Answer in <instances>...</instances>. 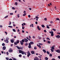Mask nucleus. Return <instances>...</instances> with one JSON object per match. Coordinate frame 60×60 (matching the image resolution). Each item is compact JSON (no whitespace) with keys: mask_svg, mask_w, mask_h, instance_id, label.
<instances>
[{"mask_svg":"<svg viewBox=\"0 0 60 60\" xmlns=\"http://www.w3.org/2000/svg\"><path fill=\"white\" fill-rule=\"evenodd\" d=\"M6 40H4V42H5L7 43H9V38L7 37L6 38Z\"/></svg>","mask_w":60,"mask_h":60,"instance_id":"1","label":"nucleus"},{"mask_svg":"<svg viewBox=\"0 0 60 60\" xmlns=\"http://www.w3.org/2000/svg\"><path fill=\"white\" fill-rule=\"evenodd\" d=\"M19 52L20 53H21L22 55H24V52L21 50H19Z\"/></svg>","mask_w":60,"mask_h":60,"instance_id":"2","label":"nucleus"},{"mask_svg":"<svg viewBox=\"0 0 60 60\" xmlns=\"http://www.w3.org/2000/svg\"><path fill=\"white\" fill-rule=\"evenodd\" d=\"M49 33L50 34H51V36H54V34L53 33V31H50L49 32Z\"/></svg>","mask_w":60,"mask_h":60,"instance_id":"3","label":"nucleus"},{"mask_svg":"<svg viewBox=\"0 0 60 60\" xmlns=\"http://www.w3.org/2000/svg\"><path fill=\"white\" fill-rule=\"evenodd\" d=\"M27 54H28L27 55V57H29V56L31 55V54L30 52H29V51H28L27 52Z\"/></svg>","mask_w":60,"mask_h":60,"instance_id":"4","label":"nucleus"},{"mask_svg":"<svg viewBox=\"0 0 60 60\" xmlns=\"http://www.w3.org/2000/svg\"><path fill=\"white\" fill-rule=\"evenodd\" d=\"M34 60H39V58L37 57H35V58L34 59Z\"/></svg>","mask_w":60,"mask_h":60,"instance_id":"5","label":"nucleus"},{"mask_svg":"<svg viewBox=\"0 0 60 60\" xmlns=\"http://www.w3.org/2000/svg\"><path fill=\"white\" fill-rule=\"evenodd\" d=\"M56 37L57 38H58V39H59L60 38V36L59 35H57L56 36Z\"/></svg>","mask_w":60,"mask_h":60,"instance_id":"6","label":"nucleus"},{"mask_svg":"<svg viewBox=\"0 0 60 60\" xmlns=\"http://www.w3.org/2000/svg\"><path fill=\"white\" fill-rule=\"evenodd\" d=\"M56 51L57 52L59 53H60V50H56Z\"/></svg>","mask_w":60,"mask_h":60,"instance_id":"7","label":"nucleus"},{"mask_svg":"<svg viewBox=\"0 0 60 60\" xmlns=\"http://www.w3.org/2000/svg\"><path fill=\"white\" fill-rule=\"evenodd\" d=\"M2 49L3 50H5L6 49V47L5 46H3L2 48Z\"/></svg>","mask_w":60,"mask_h":60,"instance_id":"8","label":"nucleus"},{"mask_svg":"<svg viewBox=\"0 0 60 60\" xmlns=\"http://www.w3.org/2000/svg\"><path fill=\"white\" fill-rule=\"evenodd\" d=\"M24 40H25V41L26 42H27V41H28V40L26 38H25Z\"/></svg>","mask_w":60,"mask_h":60,"instance_id":"9","label":"nucleus"},{"mask_svg":"<svg viewBox=\"0 0 60 60\" xmlns=\"http://www.w3.org/2000/svg\"><path fill=\"white\" fill-rule=\"evenodd\" d=\"M31 53L32 54H34V52L33 51H32L31 52Z\"/></svg>","mask_w":60,"mask_h":60,"instance_id":"10","label":"nucleus"},{"mask_svg":"<svg viewBox=\"0 0 60 60\" xmlns=\"http://www.w3.org/2000/svg\"><path fill=\"white\" fill-rule=\"evenodd\" d=\"M16 48H17V49H20V47H19L18 46H16Z\"/></svg>","mask_w":60,"mask_h":60,"instance_id":"11","label":"nucleus"},{"mask_svg":"<svg viewBox=\"0 0 60 60\" xmlns=\"http://www.w3.org/2000/svg\"><path fill=\"white\" fill-rule=\"evenodd\" d=\"M12 51H13V50H12L10 49L9 50V52H10V53H11V52H12Z\"/></svg>","mask_w":60,"mask_h":60,"instance_id":"12","label":"nucleus"},{"mask_svg":"<svg viewBox=\"0 0 60 60\" xmlns=\"http://www.w3.org/2000/svg\"><path fill=\"white\" fill-rule=\"evenodd\" d=\"M20 44L22 45H23V44H24V43H23V42H22L21 41H20Z\"/></svg>","mask_w":60,"mask_h":60,"instance_id":"13","label":"nucleus"},{"mask_svg":"<svg viewBox=\"0 0 60 60\" xmlns=\"http://www.w3.org/2000/svg\"><path fill=\"white\" fill-rule=\"evenodd\" d=\"M45 60H48V59H49V58L47 57H45Z\"/></svg>","mask_w":60,"mask_h":60,"instance_id":"14","label":"nucleus"},{"mask_svg":"<svg viewBox=\"0 0 60 60\" xmlns=\"http://www.w3.org/2000/svg\"><path fill=\"white\" fill-rule=\"evenodd\" d=\"M16 43L17 44L19 43V40H17V41H16Z\"/></svg>","mask_w":60,"mask_h":60,"instance_id":"15","label":"nucleus"},{"mask_svg":"<svg viewBox=\"0 0 60 60\" xmlns=\"http://www.w3.org/2000/svg\"><path fill=\"white\" fill-rule=\"evenodd\" d=\"M43 52H44L45 53H46V51L45 49H43Z\"/></svg>","mask_w":60,"mask_h":60,"instance_id":"16","label":"nucleus"},{"mask_svg":"<svg viewBox=\"0 0 60 60\" xmlns=\"http://www.w3.org/2000/svg\"><path fill=\"white\" fill-rule=\"evenodd\" d=\"M37 46H38V47L39 48H41V46H40V45H37Z\"/></svg>","mask_w":60,"mask_h":60,"instance_id":"17","label":"nucleus"},{"mask_svg":"<svg viewBox=\"0 0 60 60\" xmlns=\"http://www.w3.org/2000/svg\"><path fill=\"white\" fill-rule=\"evenodd\" d=\"M11 43H13L14 42V41L13 40H11Z\"/></svg>","mask_w":60,"mask_h":60,"instance_id":"18","label":"nucleus"},{"mask_svg":"<svg viewBox=\"0 0 60 60\" xmlns=\"http://www.w3.org/2000/svg\"><path fill=\"white\" fill-rule=\"evenodd\" d=\"M30 44L31 45H32V44H34V43L32 41L30 42Z\"/></svg>","mask_w":60,"mask_h":60,"instance_id":"19","label":"nucleus"},{"mask_svg":"<svg viewBox=\"0 0 60 60\" xmlns=\"http://www.w3.org/2000/svg\"><path fill=\"white\" fill-rule=\"evenodd\" d=\"M28 47L29 49H31V45H29Z\"/></svg>","mask_w":60,"mask_h":60,"instance_id":"20","label":"nucleus"},{"mask_svg":"<svg viewBox=\"0 0 60 60\" xmlns=\"http://www.w3.org/2000/svg\"><path fill=\"white\" fill-rule=\"evenodd\" d=\"M8 27H10V28H12V27H13L11 26H8Z\"/></svg>","mask_w":60,"mask_h":60,"instance_id":"21","label":"nucleus"},{"mask_svg":"<svg viewBox=\"0 0 60 60\" xmlns=\"http://www.w3.org/2000/svg\"><path fill=\"white\" fill-rule=\"evenodd\" d=\"M22 42H25V41L24 40V39H22Z\"/></svg>","mask_w":60,"mask_h":60,"instance_id":"22","label":"nucleus"},{"mask_svg":"<svg viewBox=\"0 0 60 60\" xmlns=\"http://www.w3.org/2000/svg\"><path fill=\"white\" fill-rule=\"evenodd\" d=\"M12 58L13 59V60H17V59H15V58H14L13 57H12Z\"/></svg>","mask_w":60,"mask_h":60,"instance_id":"23","label":"nucleus"},{"mask_svg":"<svg viewBox=\"0 0 60 60\" xmlns=\"http://www.w3.org/2000/svg\"><path fill=\"white\" fill-rule=\"evenodd\" d=\"M13 32H16V30H15V29H13Z\"/></svg>","mask_w":60,"mask_h":60,"instance_id":"24","label":"nucleus"},{"mask_svg":"<svg viewBox=\"0 0 60 60\" xmlns=\"http://www.w3.org/2000/svg\"><path fill=\"white\" fill-rule=\"evenodd\" d=\"M19 57H21L22 56V55L21 54H20L19 55Z\"/></svg>","mask_w":60,"mask_h":60,"instance_id":"25","label":"nucleus"},{"mask_svg":"<svg viewBox=\"0 0 60 60\" xmlns=\"http://www.w3.org/2000/svg\"><path fill=\"white\" fill-rule=\"evenodd\" d=\"M35 18H36L37 19H39V17L38 16H36Z\"/></svg>","mask_w":60,"mask_h":60,"instance_id":"26","label":"nucleus"},{"mask_svg":"<svg viewBox=\"0 0 60 60\" xmlns=\"http://www.w3.org/2000/svg\"><path fill=\"white\" fill-rule=\"evenodd\" d=\"M11 22H10L8 24L9 25H11Z\"/></svg>","mask_w":60,"mask_h":60,"instance_id":"27","label":"nucleus"},{"mask_svg":"<svg viewBox=\"0 0 60 60\" xmlns=\"http://www.w3.org/2000/svg\"><path fill=\"white\" fill-rule=\"evenodd\" d=\"M6 59L7 60H9V58L8 57H6Z\"/></svg>","mask_w":60,"mask_h":60,"instance_id":"28","label":"nucleus"},{"mask_svg":"<svg viewBox=\"0 0 60 60\" xmlns=\"http://www.w3.org/2000/svg\"><path fill=\"white\" fill-rule=\"evenodd\" d=\"M2 46H5V44L4 43H3L2 44Z\"/></svg>","mask_w":60,"mask_h":60,"instance_id":"29","label":"nucleus"},{"mask_svg":"<svg viewBox=\"0 0 60 60\" xmlns=\"http://www.w3.org/2000/svg\"><path fill=\"white\" fill-rule=\"evenodd\" d=\"M34 49H37V47L35 46H34Z\"/></svg>","mask_w":60,"mask_h":60,"instance_id":"30","label":"nucleus"},{"mask_svg":"<svg viewBox=\"0 0 60 60\" xmlns=\"http://www.w3.org/2000/svg\"><path fill=\"white\" fill-rule=\"evenodd\" d=\"M41 26L43 28L45 27V26H44V25H42Z\"/></svg>","mask_w":60,"mask_h":60,"instance_id":"31","label":"nucleus"},{"mask_svg":"<svg viewBox=\"0 0 60 60\" xmlns=\"http://www.w3.org/2000/svg\"><path fill=\"white\" fill-rule=\"evenodd\" d=\"M49 56H50L51 57L52 56V55L51 54H49Z\"/></svg>","mask_w":60,"mask_h":60,"instance_id":"32","label":"nucleus"},{"mask_svg":"<svg viewBox=\"0 0 60 60\" xmlns=\"http://www.w3.org/2000/svg\"><path fill=\"white\" fill-rule=\"evenodd\" d=\"M46 53L47 54H48V55H49V51L47 52Z\"/></svg>","mask_w":60,"mask_h":60,"instance_id":"33","label":"nucleus"},{"mask_svg":"<svg viewBox=\"0 0 60 60\" xmlns=\"http://www.w3.org/2000/svg\"><path fill=\"white\" fill-rule=\"evenodd\" d=\"M26 13H25L24 14H23V16H26Z\"/></svg>","mask_w":60,"mask_h":60,"instance_id":"34","label":"nucleus"},{"mask_svg":"<svg viewBox=\"0 0 60 60\" xmlns=\"http://www.w3.org/2000/svg\"><path fill=\"white\" fill-rule=\"evenodd\" d=\"M15 4L16 5H18V3H17V2H15Z\"/></svg>","mask_w":60,"mask_h":60,"instance_id":"35","label":"nucleus"},{"mask_svg":"<svg viewBox=\"0 0 60 60\" xmlns=\"http://www.w3.org/2000/svg\"><path fill=\"white\" fill-rule=\"evenodd\" d=\"M46 39H47V40H50V38H46Z\"/></svg>","mask_w":60,"mask_h":60,"instance_id":"36","label":"nucleus"},{"mask_svg":"<svg viewBox=\"0 0 60 60\" xmlns=\"http://www.w3.org/2000/svg\"><path fill=\"white\" fill-rule=\"evenodd\" d=\"M48 43L49 44H50V43H51L50 41H48Z\"/></svg>","mask_w":60,"mask_h":60,"instance_id":"37","label":"nucleus"},{"mask_svg":"<svg viewBox=\"0 0 60 60\" xmlns=\"http://www.w3.org/2000/svg\"><path fill=\"white\" fill-rule=\"evenodd\" d=\"M25 46H27V45H28V44L27 43H26L25 44Z\"/></svg>","mask_w":60,"mask_h":60,"instance_id":"38","label":"nucleus"},{"mask_svg":"<svg viewBox=\"0 0 60 60\" xmlns=\"http://www.w3.org/2000/svg\"><path fill=\"white\" fill-rule=\"evenodd\" d=\"M51 51L52 52H54V50L53 49H51Z\"/></svg>","mask_w":60,"mask_h":60,"instance_id":"39","label":"nucleus"},{"mask_svg":"<svg viewBox=\"0 0 60 60\" xmlns=\"http://www.w3.org/2000/svg\"><path fill=\"white\" fill-rule=\"evenodd\" d=\"M54 47L53 46H52L51 48V49H54Z\"/></svg>","mask_w":60,"mask_h":60,"instance_id":"40","label":"nucleus"},{"mask_svg":"<svg viewBox=\"0 0 60 60\" xmlns=\"http://www.w3.org/2000/svg\"><path fill=\"white\" fill-rule=\"evenodd\" d=\"M8 16L7 15L6 16V17H4L5 19H6V18H8Z\"/></svg>","mask_w":60,"mask_h":60,"instance_id":"41","label":"nucleus"},{"mask_svg":"<svg viewBox=\"0 0 60 60\" xmlns=\"http://www.w3.org/2000/svg\"><path fill=\"white\" fill-rule=\"evenodd\" d=\"M13 14V13H10V15H12Z\"/></svg>","mask_w":60,"mask_h":60,"instance_id":"42","label":"nucleus"},{"mask_svg":"<svg viewBox=\"0 0 60 60\" xmlns=\"http://www.w3.org/2000/svg\"><path fill=\"white\" fill-rule=\"evenodd\" d=\"M44 19L45 21H46L47 19V18H44Z\"/></svg>","mask_w":60,"mask_h":60,"instance_id":"43","label":"nucleus"},{"mask_svg":"<svg viewBox=\"0 0 60 60\" xmlns=\"http://www.w3.org/2000/svg\"><path fill=\"white\" fill-rule=\"evenodd\" d=\"M6 53L7 55H9V52H7Z\"/></svg>","mask_w":60,"mask_h":60,"instance_id":"44","label":"nucleus"},{"mask_svg":"<svg viewBox=\"0 0 60 60\" xmlns=\"http://www.w3.org/2000/svg\"><path fill=\"white\" fill-rule=\"evenodd\" d=\"M12 9L13 10H15V8L14 7H12Z\"/></svg>","mask_w":60,"mask_h":60,"instance_id":"45","label":"nucleus"},{"mask_svg":"<svg viewBox=\"0 0 60 60\" xmlns=\"http://www.w3.org/2000/svg\"><path fill=\"white\" fill-rule=\"evenodd\" d=\"M39 44L40 45H42V44L41 43H39Z\"/></svg>","mask_w":60,"mask_h":60,"instance_id":"46","label":"nucleus"},{"mask_svg":"<svg viewBox=\"0 0 60 60\" xmlns=\"http://www.w3.org/2000/svg\"><path fill=\"white\" fill-rule=\"evenodd\" d=\"M16 43V42H15L14 43V44H15V45H17V44Z\"/></svg>","mask_w":60,"mask_h":60,"instance_id":"47","label":"nucleus"},{"mask_svg":"<svg viewBox=\"0 0 60 60\" xmlns=\"http://www.w3.org/2000/svg\"><path fill=\"white\" fill-rule=\"evenodd\" d=\"M52 30L54 31H56V29H52Z\"/></svg>","mask_w":60,"mask_h":60,"instance_id":"48","label":"nucleus"},{"mask_svg":"<svg viewBox=\"0 0 60 60\" xmlns=\"http://www.w3.org/2000/svg\"><path fill=\"white\" fill-rule=\"evenodd\" d=\"M56 20H59V19L58 18H57L56 19Z\"/></svg>","mask_w":60,"mask_h":60,"instance_id":"49","label":"nucleus"},{"mask_svg":"<svg viewBox=\"0 0 60 60\" xmlns=\"http://www.w3.org/2000/svg\"><path fill=\"white\" fill-rule=\"evenodd\" d=\"M47 28H48L49 29V26H47Z\"/></svg>","mask_w":60,"mask_h":60,"instance_id":"50","label":"nucleus"},{"mask_svg":"<svg viewBox=\"0 0 60 60\" xmlns=\"http://www.w3.org/2000/svg\"><path fill=\"white\" fill-rule=\"evenodd\" d=\"M29 46H31V44L30 43L28 44Z\"/></svg>","mask_w":60,"mask_h":60,"instance_id":"51","label":"nucleus"},{"mask_svg":"<svg viewBox=\"0 0 60 60\" xmlns=\"http://www.w3.org/2000/svg\"><path fill=\"white\" fill-rule=\"evenodd\" d=\"M4 33L6 34V35H7V32H6L5 31L4 32Z\"/></svg>","mask_w":60,"mask_h":60,"instance_id":"52","label":"nucleus"},{"mask_svg":"<svg viewBox=\"0 0 60 60\" xmlns=\"http://www.w3.org/2000/svg\"><path fill=\"white\" fill-rule=\"evenodd\" d=\"M22 30H24V27L23 26H22Z\"/></svg>","mask_w":60,"mask_h":60,"instance_id":"53","label":"nucleus"},{"mask_svg":"<svg viewBox=\"0 0 60 60\" xmlns=\"http://www.w3.org/2000/svg\"><path fill=\"white\" fill-rule=\"evenodd\" d=\"M28 17H29V18H30V17H31V16H30V15H28Z\"/></svg>","mask_w":60,"mask_h":60,"instance_id":"54","label":"nucleus"},{"mask_svg":"<svg viewBox=\"0 0 60 60\" xmlns=\"http://www.w3.org/2000/svg\"><path fill=\"white\" fill-rule=\"evenodd\" d=\"M31 25H32V27H34V24H31Z\"/></svg>","mask_w":60,"mask_h":60,"instance_id":"55","label":"nucleus"},{"mask_svg":"<svg viewBox=\"0 0 60 60\" xmlns=\"http://www.w3.org/2000/svg\"><path fill=\"white\" fill-rule=\"evenodd\" d=\"M13 26H16V24H13Z\"/></svg>","mask_w":60,"mask_h":60,"instance_id":"56","label":"nucleus"},{"mask_svg":"<svg viewBox=\"0 0 60 60\" xmlns=\"http://www.w3.org/2000/svg\"><path fill=\"white\" fill-rule=\"evenodd\" d=\"M22 32L23 33H24L25 32V31H24L23 30H22Z\"/></svg>","mask_w":60,"mask_h":60,"instance_id":"57","label":"nucleus"},{"mask_svg":"<svg viewBox=\"0 0 60 60\" xmlns=\"http://www.w3.org/2000/svg\"><path fill=\"white\" fill-rule=\"evenodd\" d=\"M58 57L60 59V56H58Z\"/></svg>","mask_w":60,"mask_h":60,"instance_id":"58","label":"nucleus"},{"mask_svg":"<svg viewBox=\"0 0 60 60\" xmlns=\"http://www.w3.org/2000/svg\"><path fill=\"white\" fill-rule=\"evenodd\" d=\"M38 38L39 39H41V38L40 37H39Z\"/></svg>","mask_w":60,"mask_h":60,"instance_id":"59","label":"nucleus"},{"mask_svg":"<svg viewBox=\"0 0 60 60\" xmlns=\"http://www.w3.org/2000/svg\"><path fill=\"white\" fill-rule=\"evenodd\" d=\"M26 11H24L23 13H24V14H25V13H26Z\"/></svg>","mask_w":60,"mask_h":60,"instance_id":"60","label":"nucleus"},{"mask_svg":"<svg viewBox=\"0 0 60 60\" xmlns=\"http://www.w3.org/2000/svg\"><path fill=\"white\" fill-rule=\"evenodd\" d=\"M23 24L24 26H25V25H26V23H23Z\"/></svg>","mask_w":60,"mask_h":60,"instance_id":"61","label":"nucleus"},{"mask_svg":"<svg viewBox=\"0 0 60 60\" xmlns=\"http://www.w3.org/2000/svg\"><path fill=\"white\" fill-rule=\"evenodd\" d=\"M57 34H60V33H57Z\"/></svg>","mask_w":60,"mask_h":60,"instance_id":"62","label":"nucleus"},{"mask_svg":"<svg viewBox=\"0 0 60 60\" xmlns=\"http://www.w3.org/2000/svg\"><path fill=\"white\" fill-rule=\"evenodd\" d=\"M9 60H13L11 58H10L9 59Z\"/></svg>","mask_w":60,"mask_h":60,"instance_id":"63","label":"nucleus"},{"mask_svg":"<svg viewBox=\"0 0 60 60\" xmlns=\"http://www.w3.org/2000/svg\"><path fill=\"white\" fill-rule=\"evenodd\" d=\"M52 60H55L54 58H53L52 59Z\"/></svg>","mask_w":60,"mask_h":60,"instance_id":"64","label":"nucleus"}]
</instances>
